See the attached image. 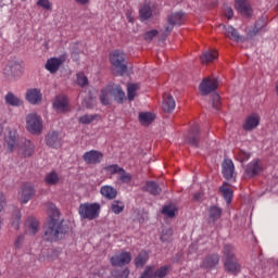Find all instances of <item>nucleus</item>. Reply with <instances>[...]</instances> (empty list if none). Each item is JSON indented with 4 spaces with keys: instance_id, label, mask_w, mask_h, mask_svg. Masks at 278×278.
Here are the masks:
<instances>
[{
    "instance_id": "f8f14e48",
    "label": "nucleus",
    "mask_w": 278,
    "mask_h": 278,
    "mask_svg": "<svg viewBox=\"0 0 278 278\" xmlns=\"http://www.w3.org/2000/svg\"><path fill=\"white\" fill-rule=\"evenodd\" d=\"M83 160L86 162V164H101L103 153L97 150H90L84 153Z\"/></svg>"
},
{
    "instance_id": "de8ad7c7",
    "label": "nucleus",
    "mask_w": 278,
    "mask_h": 278,
    "mask_svg": "<svg viewBox=\"0 0 278 278\" xmlns=\"http://www.w3.org/2000/svg\"><path fill=\"white\" fill-rule=\"evenodd\" d=\"M170 238H173V229H170V228L163 229L162 235H161L162 242H168V240H170Z\"/></svg>"
},
{
    "instance_id": "a211bd4d",
    "label": "nucleus",
    "mask_w": 278,
    "mask_h": 278,
    "mask_svg": "<svg viewBox=\"0 0 278 278\" xmlns=\"http://www.w3.org/2000/svg\"><path fill=\"white\" fill-rule=\"evenodd\" d=\"M64 64V58H51L46 63V70L49 71V73H58V68Z\"/></svg>"
},
{
    "instance_id": "e2e57ef3",
    "label": "nucleus",
    "mask_w": 278,
    "mask_h": 278,
    "mask_svg": "<svg viewBox=\"0 0 278 278\" xmlns=\"http://www.w3.org/2000/svg\"><path fill=\"white\" fill-rule=\"evenodd\" d=\"M203 195L201 193H194L193 199L194 201H199Z\"/></svg>"
},
{
    "instance_id": "680f3d73",
    "label": "nucleus",
    "mask_w": 278,
    "mask_h": 278,
    "mask_svg": "<svg viewBox=\"0 0 278 278\" xmlns=\"http://www.w3.org/2000/svg\"><path fill=\"white\" fill-rule=\"evenodd\" d=\"M78 5H88L90 3V0H75Z\"/></svg>"
},
{
    "instance_id": "052dcab7",
    "label": "nucleus",
    "mask_w": 278,
    "mask_h": 278,
    "mask_svg": "<svg viewBox=\"0 0 278 278\" xmlns=\"http://www.w3.org/2000/svg\"><path fill=\"white\" fill-rule=\"evenodd\" d=\"M3 207H5V195L0 192V212H3Z\"/></svg>"
},
{
    "instance_id": "49530a36",
    "label": "nucleus",
    "mask_w": 278,
    "mask_h": 278,
    "mask_svg": "<svg viewBox=\"0 0 278 278\" xmlns=\"http://www.w3.org/2000/svg\"><path fill=\"white\" fill-rule=\"evenodd\" d=\"M118 179L122 184H129L131 181V174L125 172L123 168L118 174Z\"/></svg>"
},
{
    "instance_id": "5701e85b",
    "label": "nucleus",
    "mask_w": 278,
    "mask_h": 278,
    "mask_svg": "<svg viewBox=\"0 0 278 278\" xmlns=\"http://www.w3.org/2000/svg\"><path fill=\"white\" fill-rule=\"evenodd\" d=\"M100 194H102L104 199H109V201H112V199H116L118 191H116L114 187L105 185L100 188Z\"/></svg>"
},
{
    "instance_id": "9d476101",
    "label": "nucleus",
    "mask_w": 278,
    "mask_h": 278,
    "mask_svg": "<svg viewBox=\"0 0 278 278\" xmlns=\"http://www.w3.org/2000/svg\"><path fill=\"white\" fill-rule=\"evenodd\" d=\"M46 144L51 149H60L62 147V136L55 130H51L46 136Z\"/></svg>"
},
{
    "instance_id": "603ef678",
    "label": "nucleus",
    "mask_w": 278,
    "mask_h": 278,
    "mask_svg": "<svg viewBox=\"0 0 278 278\" xmlns=\"http://www.w3.org/2000/svg\"><path fill=\"white\" fill-rule=\"evenodd\" d=\"M212 105L214 110H218L220 108V96H218V93L213 94Z\"/></svg>"
},
{
    "instance_id": "774afa93",
    "label": "nucleus",
    "mask_w": 278,
    "mask_h": 278,
    "mask_svg": "<svg viewBox=\"0 0 278 278\" xmlns=\"http://www.w3.org/2000/svg\"><path fill=\"white\" fill-rule=\"evenodd\" d=\"M39 261H40V262H45V258H42V257H39Z\"/></svg>"
},
{
    "instance_id": "bb28decb",
    "label": "nucleus",
    "mask_w": 278,
    "mask_h": 278,
    "mask_svg": "<svg viewBox=\"0 0 278 278\" xmlns=\"http://www.w3.org/2000/svg\"><path fill=\"white\" fill-rule=\"evenodd\" d=\"M175 99H173V96L165 93L163 96V105L162 109L164 112H173L175 110Z\"/></svg>"
},
{
    "instance_id": "4468645a",
    "label": "nucleus",
    "mask_w": 278,
    "mask_h": 278,
    "mask_svg": "<svg viewBox=\"0 0 278 278\" xmlns=\"http://www.w3.org/2000/svg\"><path fill=\"white\" fill-rule=\"evenodd\" d=\"M26 100L31 103V105H38L42 101V92L40 89H28L26 91Z\"/></svg>"
},
{
    "instance_id": "dca6fc26",
    "label": "nucleus",
    "mask_w": 278,
    "mask_h": 278,
    "mask_svg": "<svg viewBox=\"0 0 278 278\" xmlns=\"http://www.w3.org/2000/svg\"><path fill=\"white\" fill-rule=\"evenodd\" d=\"M224 268L230 275H238L241 270L240 263H238V258H228L224 261Z\"/></svg>"
},
{
    "instance_id": "412c9836",
    "label": "nucleus",
    "mask_w": 278,
    "mask_h": 278,
    "mask_svg": "<svg viewBox=\"0 0 278 278\" xmlns=\"http://www.w3.org/2000/svg\"><path fill=\"white\" fill-rule=\"evenodd\" d=\"M257 125H260V115L252 114L245 118V123L243 124V129L245 131H252V129H255Z\"/></svg>"
},
{
    "instance_id": "ea45409f",
    "label": "nucleus",
    "mask_w": 278,
    "mask_h": 278,
    "mask_svg": "<svg viewBox=\"0 0 278 278\" xmlns=\"http://www.w3.org/2000/svg\"><path fill=\"white\" fill-rule=\"evenodd\" d=\"M223 254H224V261L235 258L236 257V252L233 250V245L225 244L224 250H223Z\"/></svg>"
},
{
    "instance_id": "1a4fd4ad",
    "label": "nucleus",
    "mask_w": 278,
    "mask_h": 278,
    "mask_svg": "<svg viewBox=\"0 0 278 278\" xmlns=\"http://www.w3.org/2000/svg\"><path fill=\"white\" fill-rule=\"evenodd\" d=\"M4 142L8 151L12 153L14 149H16V144H18V134L16 129L8 128L7 134L4 136Z\"/></svg>"
},
{
    "instance_id": "7c9ffc66",
    "label": "nucleus",
    "mask_w": 278,
    "mask_h": 278,
    "mask_svg": "<svg viewBox=\"0 0 278 278\" xmlns=\"http://www.w3.org/2000/svg\"><path fill=\"white\" fill-rule=\"evenodd\" d=\"M4 101L7 105H11L12 108H20V105L23 103L21 99H18V97L14 96L12 92L5 94Z\"/></svg>"
},
{
    "instance_id": "a18cd8bd",
    "label": "nucleus",
    "mask_w": 278,
    "mask_h": 278,
    "mask_svg": "<svg viewBox=\"0 0 278 278\" xmlns=\"http://www.w3.org/2000/svg\"><path fill=\"white\" fill-rule=\"evenodd\" d=\"M123 167L118 166L117 164L104 167V170H106V173H110V175H119Z\"/></svg>"
},
{
    "instance_id": "423d86ee",
    "label": "nucleus",
    "mask_w": 278,
    "mask_h": 278,
    "mask_svg": "<svg viewBox=\"0 0 278 278\" xmlns=\"http://www.w3.org/2000/svg\"><path fill=\"white\" fill-rule=\"evenodd\" d=\"M36 194V189H34V186L29 184H24L21 186L18 193H17V199L20 203H29L31 199H34V195Z\"/></svg>"
},
{
    "instance_id": "7ed1b4c3",
    "label": "nucleus",
    "mask_w": 278,
    "mask_h": 278,
    "mask_svg": "<svg viewBox=\"0 0 278 278\" xmlns=\"http://www.w3.org/2000/svg\"><path fill=\"white\" fill-rule=\"evenodd\" d=\"M25 73V65L23 61L12 60L9 61L8 65L3 70V74L11 80L21 79Z\"/></svg>"
},
{
    "instance_id": "79ce46f5",
    "label": "nucleus",
    "mask_w": 278,
    "mask_h": 278,
    "mask_svg": "<svg viewBox=\"0 0 278 278\" xmlns=\"http://www.w3.org/2000/svg\"><path fill=\"white\" fill-rule=\"evenodd\" d=\"M175 212H177V206L175 204H168L163 207L162 213L168 218H175Z\"/></svg>"
},
{
    "instance_id": "f03ea898",
    "label": "nucleus",
    "mask_w": 278,
    "mask_h": 278,
    "mask_svg": "<svg viewBox=\"0 0 278 278\" xmlns=\"http://www.w3.org/2000/svg\"><path fill=\"white\" fill-rule=\"evenodd\" d=\"M78 214L80 220H97L101 214V204L94 203H83L78 207Z\"/></svg>"
},
{
    "instance_id": "0e129e2a",
    "label": "nucleus",
    "mask_w": 278,
    "mask_h": 278,
    "mask_svg": "<svg viewBox=\"0 0 278 278\" xmlns=\"http://www.w3.org/2000/svg\"><path fill=\"white\" fill-rule=\"evenodd\" d=\"M99 277H101L99 274H93L89 276V278H99Z\"/></svg>"
},
{
    "instance_id": "4c0bfd02",
    "label": "nucleus",
    "mask_w": 278,
    "mask_h": 278,
    "mask_svg": "<svg viewBox=\"0 0 278 278\" xmlns=\"http://www.w3.org/2000/svg\"><path fill=\"white\" fill-rule=\"evenodd\" d=\"M208 216H210L211 220H218V218H220V216H223V208H220L218 206H211L208 208Z\"/></svg>"
},
{
    "instance_id": "e433bc0d",
    "label": "nucleus",
    "mask_w": 278,
    "mask_h": 278,
    "mask_svg": "<svg viewBox=\"0 0 278 278\" xmlns=\"http://www.w3.org/2000/svg\"><path fill=\"white\" fill-rule=\"evenodd\" d=\"M220 192L226 201V203H231V199H233V191L231 190V188H229V186L224 185L220 187Z\"/></svg>"
},
{
    "instance_id": "ddd939ff",
    "label": "nucleus",
    "mask_w": 278,
    "mask_h": 278,
    "mask_svg": "<svg viewBox=\"0 0 278 278\" xmlns=\"http://www.w3.org/2000/svg\"><path fill=\"white\" fill-rule=\"evenodd\" d=\"M167 21L169 25L165 27V31L166 34H170L175 25H181L184 23V13L182 12L173 13L172 15L168 16Z\"/></svg>"
},
{
    "instance_id": "c03bdc74",
    "label": "nucleus",
    "mask_w": 278,
    "mask_h": 278,
    "mask_svg": "<svg viewBox=\"0 0 278 278\" xmlns=\"http://www.w3.org/2000/svg\"><path fill=\"white\" fill-rule=\"evenodd\" d=\"M123 210H125V204L121 201H114L111 204V211L113 212V214H121Z\"/></svg>"
},
{
    "instance_id": "37998d69",
    "label": "nucleus",
    "mask_w": 278,
    "mask_h": 278,
    "mask_svg": "<svg viewBox=\"0 0 278 278\" xmlns=\"http://www.w3.org/2000/svg\"><path fill=\"white\" fill-rule=\"evenodd\" d=\"M264 27H266V18L262 17L255 23V26L251 31V36H255V34H260V31H262Z\"/></svg>"
},
{
    "instance_id": "9b49d317",
    "label": "nucleus",
    "mask_w": 278,
    "mask_h": 278,
    "mask_svg": "<svg viewBox=\"0 0 278 278\" xmlns=\"http://www.w3.org/2000/svg\"><path fill=\"white\" fill-rule=\"evenodd\" d=\"M112 266H126L131 262V253L129 252H119L111 257Z\"/></svg>"
},
{
    "instance_id": "c85d7f7f",
    "label": "nucleus",
    "mask_w": 278,
    "mask_h": 278,
    "mask_svg": "<svg viewBox=\"0 0 278 278\" xmlns=\"http://www.w3.org/2000/svg\"><path fill=\"white\" fill-rule=\"evenodd\" d=\"M112 97H114L112 93V87H106L103 89L100 94V101L102 105H110Z\"/></svg>"
},
{
    "instance_id": "58836bf2",
    "label": "nucleus",
    "mask_w": 278,
    "mask_h": 278,
    "mask_svg": "<svg viewBox=\"0 0 278 278\" xmlns=\"http://www.w3.org/2000/svg\"><path fill=\"white\" fill-rule=\"evenodd\" d=\"M140 86L138 84H128L127 85V97L128 100L134 101L136 99V93L138 92Z\"/></svg>"
},
{
    "instance_id": "4be33fe9",
    "label": "nucleus",
    "mask_w": 278,
    "mask_h": 278,
    "mask_svg": "<svg viewBox=\"0 0 278 278\" xmlns=\"http://www.w3.org/2000/svg\"><path fill=\"white\" fill-rule=\"evenodd\" d=\"M35 149L36 146H34V142L26 140L24 144L18 149V154L23 155V157H31V155H34Z\"/></svg>"
},
{
    "instance_id": "f704fd0d",
    "label": "nucleus",
    "mask_w": 278,
    "mask_h": 278,
    "mask_svg": "<svg viewBox=\"0 0 278 278\" xmlns=\"http://www.w3.org/2000/svg\"><path fill=\"white\" fill-rule=\"evenodd\" d=\"M147 262H149V253H147V251H141L135 258V266L137 268H142Z\"/></svg>"
},
{
    "instance_id": "5fc2aeb1",
    "label": "nucleus",
    "mask_w": 278,
    "mask_h": 278,
    "mask_svg": "<svg viewBox=\"0 0 278 278\" xmlns=\"http://www.w3.org/2000/svg\"><path fill=\"white\" fill-rule=\"evenodd\" d=\"M113 277H115V278H128L129 277V270L126 268L123 271H115V273H113Z\"/></svg>"
},
{
    "instance_id": "8fccbe9b",
    "label": "nucleus",
    "mask_w": 278,
    "mask_h": 278,
    "mask_svg": "<svg viewBox=\"0 0 278 278\" xmlns=\"http://www.w3.org/2000/svg\"><path fill=\"white\" fill-rule=\"evenodd\" d=\"M37 5L47 11L51 10V8H52L51 1H49V0H38Z\"/></svg>"
},
{
    "instance_id": "6e6d98bb",
    "label": "nucleus",
    "mask_w": 278,
    "mask_h": 278,
    "mask_svg": "<svg viewBox=\"0 0 278 278\" xmlns=\"http://www.w3.org/2000/svg\"><path fill=\"white\" fill-rule=\"evenodd\" d=\"M83 106L88 108V109L93 108L94 106V99H92V98L85 99L83 101Z\"/></svg>"
},
{
    "instance_id": "b1692460",
    "label": "nucleus",
    "mask_w": 278,
    "mask_h": 278,
    "mask_svg": "<svg viewBox=\"0 0 278 278\" xmlns=\"http://www.w3.org/2000/svg\"><path fill=\"white\" fill-rule=\"evenodd\" d=\"M139 16L141 21H149L153 16V9L151 2H146L139 10Z\"/></svg>"
},
{
    "instance_id": "4d7b16f0",
    "label": "nucleus",
    "mask_w": 278,
    "mask_h": 278,
    "mask_svg": "<svg viewBox=\"0 0 278 278\" xmlns=\"http://www.w3.org/2000/svg\"><path fill=\"white\" fill-rule=\"evenodd\" d=\"M20 223H21V213L17 212L15 214V222L12 223V226L14 227V229H18Z\"/></svg>"
},
{
    "instance_id": "72a5a7b5",
    "label": "nucleus",
    "mask_w": 278,
    "mask_h": 278,
    "mask_svg": "<svg viewBox=\"0 0 278 278\" xmlns=\"http://www.w3.org/2000/svg\"><path fill=\"white\" fill-rule=\"evenodd\" d=\"M112 88V93L117 103H122L125 100V91H123V88L121 86L115 85Z\"/></svg>"
},
{
    "instance_id": "0eeeda50",
    "label": "nucleus",
    "mask_w": 278,
    "mask_h": 278,
    "mask_svg": "<svg viewBox=\"0 0 278 278\" xmlns=\"http://www.w3.org/2000/svg\"><path fill=\"white\" fill-rule=\"evenodd\" d=\"M216 88H218V80L213 77L204 78L199 86L200 93L203 97H207V94L214 92Z\"/></svg>"
},
{
    "instance_id": "c756f323",
    "label": "nucleus",
    "mask_w": 278,
    "mask_h": 278,
    "mask_svg": "<svg viewBox=\"0 0 278 278\" xmlns=\"http://www.w3.org/2000/svg\"><path fill=\"white\" fill-rule=\"evenodd\" d=\"M155 121V115L151 112H142L139 113V123H141L144 127L151 125Z\"/></svg>"
},
{
    "instance_id": "c9c22d12",
    "label": "nucleus",
    "mask_w": 278,
    "mask_h": 278,
    "mask_svg": "<svg viewBox=\"0 0 278 278\" xmlns=\"http://www.w3.org/2000/svg\"><path fill=\"white\" fill-rule=\"evenodd\" d=\"M45 181L48 186H56L60 181V176L55 172H50L46 175Z\"/></svg>"
},
{
    "instance_id": "f3484780",
    "label": "nucleus",
    "mask_w": 278,
    "mask_h": 278,
    "mask_svg": "<svg viewBox=\"0 0 278 278\" xmlns=\"http://www.w3.org/2000/svg\"><path fill=\"white\" fill-rule=\"evenodd\" d=\"M222 173L225 177V179H233V170H236V167L233 166V161L230 159H226L222 165Z\"/></svg>"
},
{
    "instance_id": "a878e982",
    "label": "nucleus",
    "mask_w": 278,
    "mask_h": 278,
    "mask_svg": "<svg viewBox=\"0 0 278 278\" xmlns=\"http://www.w3.org/2000/svg\"><path fill=\"white\" fill-rule=\"evenodd\" d=\"M218 262H220V256L218 254H211L205 257L202 266L203 268H216Z\"/></svg>"
},
{
    "instance_id": "473e14b6",
    "label": "nucleus",
    "mask_w": 278,
    "mask_h": 278,
    "mask_svg": "<svg viewBox=\"0 0 278 278\" xmlns=\"http://www.w3.org/2000/svg\"><path fill=\"white\" fill-rule=\"evenodd\" d=\"M217 59H218V52L216 50L206 51L201 56L202 64H210V62H214V60H217Z\"/></svg>"
},
{
    "instance_id": "6ab92c4d",
    "label": "nucleus",
    "mask_w": 278,
    "mask_h": 278,
    "mask_svg": "<svg viewBox=\"0 0 278 278\" xmlns=\"http://www.w3.org/2000/svg\"><path fill=\"white\" fill-rule=\"evenodd\" d=\"M26 233H29V236H36L37 232L40 230V224L38 223V219L34 217H28L26 223Z\"/></svg>"
},
{
    "instance_id": "aec40b11",
    "label": "nucleus",
    "mask_w": 278,
    "mask_h": 278,
    "mask_svg": "<svg viewBox=\"0 0 278 278\" xmlns=\"http://www.w3.org/2000/svg\"><path fill=\"white\" fill-rule=\"evenodd\" d=\"M53 108L61 114L68 112V100L64 96H59L53 102Z\"/></svg>"
},
{
    "instance_id": "2f4dec72",
    "label": "nucleus",
    "mask_w": 278,
    "mask_h": 278,
    "mask_svg": "<svg viewBox=\"0 0 278 278\" xmlns=\"http://www.w3.org/2000/svg\"><path fill=\"white\" fill-rule=\"evenodd\" d=\"M225 35L230 38V40H235L236 42H240L242 40V36L238 33L233 26H228L225 28Z\"/></svg>"
},
{
    "instance_id": "20e7f679",
    "label": "nucleus",
    "mask_w": 278,
    "mask_h": 278,
    "mask_svg": "<svg viewBox=\"0 0 278 278\" xmlns=\"http://www.w3.org/2000/svg\"><path fill=\"white\" fill-rule=\"evenodd\" d=\"M111 64L116 68L118 75L127 73V63H125V54L119 50H115L110 54Z\"/></svg>"
},
{
    "instance_id": "39448f33",
    "label": "nucleus",
    "mask_w": 278,
    "mask_h": 278,
    "mask_svg": "<svg viewBox=\"0 0 278 278\" xmlns=\"http://www.w3.org/2000/svg\"><path fill=\"white\" fill-rule=\"evenodd\" d=\"M26 129L30 134H42V117L36 113H30L26 116Z\"/></svg>"
},
{
    "instance_id": "3c124183",
    "label": "nucleus",
    "mask_w": 278,
    "mask_h": 278,
    "mask_svg": "<svg viewBox=\"0 0 278 278\" xmlns=\"http://www.w3.org/2000/svg\"><path fill=\"white\" fill-rule=\"evenodd\" d=\"M77 84L78 86H88V78L84 74L77 75Z\"/></svg>"
},
{
    "instance_id": "13d9d810",
    "label": "nucleus",
    "mask_w": 278,
    "mask_h": 278,
    "mask_svg": "<svg viewBox=\"0 0 278 278\" xmlns=\"http://www.w3.org/2000/svg\"><path fill=\"white\" fill-rule=\"evenodd\" d=\"M23 242H25V236L21 235L17 237V239L15 240V247L16 249H21V244H23Z\"/></svg>"
},
{
    "instance_id": "f257e3e1",
    "label": "nucleus",
    "mask_w": 278,
    "mask_h": 278,
    "mask_svg": "<svg viewBox=\"0 0 278 278\" xmlns=\"http://www.w3.org/2000/svg\"><path fill=\"white\" fill-rule=\"evenodd\" d=\"M49 216L50 220L45 227L43 239L48 242H58V240L64 238L67 230L64 225H62L60 211L55 207V204H49Z\"/></svg>"
},
{
    "instance_id": "cd10ccee",
    "label": "nucleus",
    "mask_w": 278,
    "mask_h": 278,
    "mask_svg": "<svg viewBox=\"0 0 278 278\" xmlns=\"http://www.w3.org/2000/svg\"><path fill=\"white\" fill-rule=\"evenodd\" d=\"M143 190H146V192H149L153 197H157V194H162V188H160V185H157V182L155 181H148L143 187Z\"/></svg>"
},
{
    "instance_id": "864d4df0",
    "label": "nucleus",
    "mask_w": 278,
    "mask_h": 278,
    "mask_svg": "<svg viewBox=\"0 0 278 278\" xmlns=\"http://www.w3.org/2000/svg\"><path fill=\"white\" fill-rule=\"evenodd\" d=\"M157 29H152L150 31H147L144 34V40L151 41L153 38H155V36H157Z\"/></svg>"
},
{
    "instance_id": "2eb2a0df",
    "label": "nucleus",
    "mask_w": 278,
    "mask_h": 278,
    "mask_svg": "<svg viewBox=\"0 0 278 278\" xmlns=\"http://www.w3.org/2000/svg\"><path fill=\"white\" fill-rule=\"evenodd\" d=\"M201 131V128L199 127V124H195L192 126L189 135L186 138V142L190 144L191 147H199V134Z\"/></svg>"
},
{
    "instance_id": "a19ab883",
    "label": "nucleus",
    "mask_w": 278,
    "mask_h": 278,
    "mask_svg": "<svg viewBox=\"0 0 278 278\" xmlns=\"http://www.w3.org/2000/svg\"><path fill=\"white\" fill-rule=\"evenodd\" d=\"M97 114H85L78 118V122L81 125H90V123H93L97 119Z\"/></svg>"
},
{
    "instance_id": "338daca9",
    "label": "nucleus",
    "mask_w": 278,
    "mask_h": 278,
    "mask_svg": "<svg viewBox=\"0 0 278 278\" xmlns=\"http://www.w3.org/2000/svg\"><path fill=\"white\" fill-rule=\"evenodd\" d=\"M194 249H197V245H191V247L189 248L190 251H194Z\"/></svg>"
},
{
    "instance_id": "6e6552de",
    "label": "nucleus",
    "mask_w": 278,
    "mask_h": 278,
    "mask_svg": "<svg viewBox=\"0 0 278 278\" xmlns=\"http://www.w3.org/2000/svg\"><path fill=\"white\" fill-rule=\"evenodd\" d=\"M235 9L245 18L253 16V7H251V2H249V0H236Z\"/></svg>"
},
{
    "instance_id": "69168bd1",
    "label": "nucleus",
    "mask_w": 278,
    "mask_h": 278,
    "mask_svg": "<svg viewBox=\"0 0 278 278\" xmlns=\"http://www.w3.org/2000/svg\"><path fill=\"white\" fill-rule=\"evenodd\" d=\"M3 134V125L0 124V136Z\"/></svg>"
},
{
    "instance_id": "393cba45",
    "label": "nucleus",
    "mask_w": 278,
    "mask_h": 278,
    "mask_svg": "<svg viewBox=\"0 0 278 278\" xmlns=\"http://www.w3.org/2000/svg\"><path fill=\"white\" fill-rule=\"evenodd\" d=\"M262 170V167H260L258 161H252L247 165L245 173L248 177H256V175H260V172Z\"/></svg>"
},
{
    "instance_id": "09e8293b",
    "label": "nucleus",
    "mask_w": 278,
    "mask_h": 278,
    "mask_svg": "<svg viewBox=\"0 0 278 278\" xmlns=\"http://www.w3.org/2000/svg\"><path fill=\"white\" fill-rule=\"evenodd\" d=\"M168 275V267L163 266L160 267L159 269H154V278H164Z\"/></svg>"
},
{
    "instance_id": "bf43d9fd",
    "label": "nucleus",
    "mask_w": 278,
    "mask_h": 278,
    "mask_svg": "<svg viewBox=\"0 0 278 278\" xmlns=\"http://www.w3.org/2000/svg\"><path fill=\"white\" fill-rule=\"evenodd\" d=\"M225 16H227L229 20L233 18V9H231V7L225 8Z\"/></svg>"
}]
</instances>
